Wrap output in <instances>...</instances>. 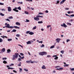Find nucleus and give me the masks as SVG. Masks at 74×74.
Masks as SVG:
<instances>
[{
  "instance_id": "nucleus-33",
  "label": "nucleus",
  "mask_w": 74,
  "mask_h": 74,
  "mask_svg": "<svg viewBox=\"0 0 74 74\" xmlns=\"http://www.w3.org/2000/svg\"><path fill=\"white\" fill-rule=\"evenodd\" d=\"M3 40L1 38H0V42H3Z\"/></svg>"
},
{
  "instance_id": "nucleus-17",
  "label": "nucleus",
  "mask_w": 74,
  "mask_h": 74,
  "mask_svg": "<svg viewBox=\"0 0 74 74\" xmlns=\"http://www.w3.org/2000/svg\"><path fill=\"white\" fill-rule=\"evenodd\" d=\"M8 70H13V69H14V68H11V67H9L8 68Z\"/></svg>"
},
{
  "instance_id": "nucleus-5",
  "label": "nucleus",
  "mask_w": 74,
  "mask_h": 74,
  "mask_svg": "<svg viewBox=\"0 0 74 74\" xmlns=\"http://www.w3.org/2000/svg\"><path fill=\"white\" fill-rule=\"evenodd\" d=\"M61 26L62 27H67V26L66 25V24H65V23H63V25L61 24Z\"/></svg>"
},
{
  "instance_id": "nucleus-56",
  "label": "nucleus",
  "mask_w": 74,
  "mask_h": 74,
  "mask_svg": "<svg viewBox=\"0 0 74 74\" xmlns=\"http://www.w3.org/2000/svg\"><path fill=\"white\" fill-rule=\"evenodd\" d=\"M36 28H37V27H36V26H35L34 27H33V29H36Z\"/></svg>"
},
{
  "instance_id": "nucleus-44",
  "label": "nucleus",
  "mask_w": 74,
  "mask_h": 74,
  "mask_svg": "<svg viewBox=\"0 0 74 74\" xmlns=\"http://www.w3.org/2000/svg\"><path fill=\"white\" fill-rule=\"evenodd\" d=\"M26 1H33L32 0H26Z\"/></svg>"
},
{
  "instance_id": "nucleus-47",
  "label": "nucleus",
  "mask_w": 74,
  "mask_h": 74,
  "mask_svg": "<svg viewBox=\"0 0 74 74\" xmlns=\"http://www.w3.org/2000/svg\"><path fill=\"white\" fill-rule=\"evenodd\" d=\"M19 69H20V71L21 72V71H22V69L21 68H19Z\"/></svg>"
},
{
  "instance_id": "nucleus-48",
  "label": "nucleus",
  "mask_w": 74,
  "mask_h": 74,
  "mask_svg": "<svg viewBox=\"0 0 74 74\" xmlns=\"http://www.w3.org/2000/svg\"><path fill=\"white\" fill-rule=\"evenodd\" d=\"M70 41V39H67L66 40V42H69V41Z\"/></svg>"
},
{
  "instance_id": "nucleus-38",
  "label": "nucleus",
  "mask_w": 74,
  "mask_h": 74,
  "mask_svg": "<svg viewBox=\"0 0 74 74\" xmlns=\"http://www.w3.org/2000/svg\"><path fill=\"white\" fill-rule=\"evenodd\" d=\"M45 47V45H44L43 44H42V46H41V48H42V47Z\"/></svg>"
},
{
  "instance_id": "nucleus-27",
  "label": "nucleus",
  "mask_w": 74,
  "mask_h": 74,
  "mask_svg": "<svg viewBox=\"0 0 74 74\" xmlns=\"http://www.w3.org/2000/svg\"><path fill=\"white\" fill-rule=\"evenodd\" d=\"M67 25H69L70 26H71V24L69 23H67Z\"/></svg>"
},
{
  "instance_id": "nucleus-2",
  "label": "nucleus",
  "mask_w": 74,
  "mask_h": 74,
  "mask_svg": "<svg viewBox=\"0 0 74 74\" xmlns=\"http://www.w3.org/2000/svg\"><path fill=\"white\" fill-rule=\"evenodd\" d=\"M5 26L4 27H3V28H5V27H7V28H9V29H12L13 27L12 26H10V25L9 24H7V23H5Z\"/></svg>"
},
{
  "instance_id": "nucleus-45",
  "label": "nucleus",
  "mask_w": 74,
  "mask_h": 74,
  "mask_svg": "<svg viewBox=\"0 0 74 74\" xmlns=\"http://www.w3.org/2000/svg\"><path fill=\"white\" fill-rule=\"evenodd\" d=\"M30 33V31H27L26 32V34H29Z\"/></svg>"
},
{
  "instance_id": "nucleus-30",
  "label": "nucleus",
  "mask_w": 74,
  "mask_h": 74,
  "mask_svg": "<svg viewBox=\"0 0 74 74\" xmlns=\"http://www.w3.org/2000/svg\"><path fill=\"white\" fill-rule=\"evenodd\" d=\"M18 3H19V4H23V2H17Z\"/></svg>"
},
{
  "instance_id": "nucleus-61",
  "label": "nucleus",
  "mask_w": 74,
  "mask_h": 74,
  "mask_svg": "<svg viewBox=\"0 0 74 74\" xmlns=\"http://www.w3.org/2000/svg\"><path fill=\"white\" fill-rule=\"evenodd\" d=\"M57 56V55H54L53 56V57H56Z\"/></svg>"
},
{
  "instance_id": "nucleus-35",
  "label": "nucleus",
  "mask_w": 74,
  "mask_h": 74,
  "mask_svg": "<svg viewBox=\"0 0 74 74\" xmlns=\"http://www.w3.org/2000/svg\"><path fill=\"white\" fill-rule=\"evenodd\" d=\"M9 19H13V17L12 16H11L10 17H9Z\"/></svg>"
},
{
  "instance_id": "nucleus-16",
  "label": "nucleus",
  "mask_w": 74,
  "mask_h": 74,
  "mask_svg": "<svg viewBox=\"0 0 74 74\" xmlns=\"http://www.w3.org/2000/svg\"><path fill=\"white\" fill-rule=\"evenodd\" d=\"M7 53H10V52H11V50H10V49H8V50H7Z\"/></svg>"
},
{
  "instance_id": "nucleus-8",
  "label": "nucleus",
  "mask_w": 74,
  "mask_h": 74,
  "mask_svg": "<svg viewBox=\"0 0 74 74\" xmlns=\"http://www.w3.org/2000/svg\"><path fill=\"white\" fill-rule=\"evenodd\" d=\"M8 11H9V12L11 11V10H12V9H11V8L10 7H9L8 8Z\"/></svg>"
},
{
  "instance_id": "nucleus-19",
  "label": "nucleus",
  "mask_w": 74,
  "mask_h": 74,
  "mask_svg": "<svg viewBox=\"0 0 74 74\" xmlns=\"http://www.w3.org/2000/svg\"><path fill=\"white\" fill-rule=\"evenodd\" d=\"M1 37H2L3 38H4V37L5 38H7V37L6 36H1Z\"/></svg>"
},
{
  "instance_id": "nucleus-11",
  "label": "nucleus",
  "mask_w": 74,
  "mask_h": 74,
  "mask_svg": "<svg viewBox=\"0 0 74 74\" xmlns=\"http://www.w3.org/2000/svg\"><path fill=\"white\" fill-rule=\"evenodd\" d=\"M16 25H18V26H20V25H21V24L18 22H16Z\"/></svg>"
},
{
  "instance_id": "nucleus-58",
  "label": "nucleus",
  "mask_w": 74,
  "mask_h": 74,
  "mask_svg": "<svg viewBox=\"0 0 74 74\" xmlns=\"http://www.w3.org/2000/svg\"><path fill=\"white\" fill-rule=\"evenodd\" d=\"M39 14L41 15V14H43V13H42L41 12H39Z\"/></svg>"
},
{
  "instance_id": "nucleus-60",
  "label": "nucleus",
  "mask_w": 74,
  "mask_h": 74,
  "mask_svg": "<svg viewBox=\"0 0 74 74\" xmlns=\"http://www.w3.org/2000/svg\"><path fill=\"white\" fill-rule=\"evenodd\" d=\"M57 4H58V3H59V1H57Z\"/></svg>"
},
{
  "instance_id": "nucleus-50",
  "label": "nucleus",
  "mask_w": 74,
  "mask_h": 74,
  "mask_svg": "<svg viewBox=\"0 0 74 74\" xmlns=\"http://www.w3.org/2000/svg\"><path fill=\"white\" fill-rule=\"evenodd\" d=\"M4 3H0V5H4Z\"/></svg>"
},
{
  "instance_id": "nucleus-39",
  "label": "nucleus",
  "mask_w": 74,
  "mask_h": 74,
  "mask_svg": "<svg viewBox=\"0 0 74 74\" xmlns=\"http://www.w3.org/2000/svg\"><path fill=\"white\" fill-rule=\"evenodd\" d=\"M18 61H21L22 60H21V59L20 58H18Z\"/></svg>"
},
{
  "instance_id": "nucleus-57",
  "label": "nucleus",
  "mask_w": 74,
  "mask_h": 74,
  "mask_svg": "<svg viewBox=\"0 0 74 74\" xmlns=\"http://www.w3.org/2000/svg\"><path fill=\"white\" fill-rule=\"evenodd\" d=\"M51 25H48L47 26V28H49V27H51Z\"/></svg>"
},
{
  "instance_id": "nucleus-29",
  "label": "nucleus",
  "mask_w": 74,
  "mask_h": 74,
  "mask_svg": "<svg viewBox=\"0 0 74 74\" xmlns=\"http://www.w3.org/2000/svg\"><path fill=\"white\" fill-rule=\"evenodd\" d=\"M64 51H60V52L62 53V54H63L64 53Z\"/></svg>"
},
{
  "instance_id": "nucleus-41",
  "label": "nucleus",
  "mask_w": 74,
  "mask_h": 74,
  "mask_svg": "<svg viewBox=\"0 0 74 74\" xmlns=\"http://www.w3.org/2000/svg\"><path fill=\"white\" fill-rule=\"evenodd\" d=\"M37 17H39V18H40V17L41 18H42L43 17V16H37Z\"/></svg>"
},
{
  "instance_id": "nucleus-26",
  "label": "nucleus",
  "mask_w": 74,
  "mask_h": 74,
  "mask_svg": "<svg viewBox=\"0 0 74 74\" xmlns=\"http://www.w3.org/2000/svg\"><path fill=\"white\" fill-rule=\"evenodd\" d=\"M0 15H1V16H4V14H2V13H1Z\"/></svg>"
},
{
  "instance_id": "nucleus-20",
  "label": "nucleus",
  "mask_w": 74,
  "mask_h": 74,
  "mask_svg": "<svg viewBox=\"0 0 74 74\" xmlns=\"http://www.w3.org/2000/svg\"><path fill=\"white\" fill-rule=\"evenodd\" d=\"M3 63H4V64H7V61L4 60L3 61Z\"/></svg>"
},
{
  "instance_id": "nucleus-46",
  "label": "nucleus",
  "mask_w": 74,
  "mask_h": 74,
  "mask_svg": "<svg viewBox=\"0 0 74 74\" xmlns=\"http://www.w3.org/2000/svg\"><path fill=\"white\" fill-rule=\"evenodd\" d=\"M1 10L2 11H5V9H1Z\"/></svg>"
},
{
  "instance_id": "nucleus-42",
  "label": "nucleus",
  "mask_w": 74,
  "mask_h": 74,
  "mask_svg": "<svg viewBox=\"0 0 74 74\" xmlns=\"http://www.w3.org/2000/svg\"><path fill=\"white\" fill-rule=\"evenodd\" d=\"M16 36L17 37H20V35L19 34H17V35H16Z\"/></svg>"
},
{
  "instance_id": "nucleus-31",
  "label": "nucleus",
  "mask_w": 74,
  "mask_h": 74,
  "mask_svg": "<svg viewBox=\"0 0 74 74\" xmlns=\"http://www.w3.org/2000/svg\"><path fill=\"white\" fill-rule=\"evenodd\" d=\"M26 21H25V22H30V21L29 20L26 19Z\"/></svg>"
},
{
  "instance_id": "nucleus-3",
  "label": "nucleus",
  "mask_w": 74,
  "mask_h": 74,
  "mask_svg": "<svg viewBox=\"0 0 74 74\" xmlns=\"http://www.w3.org/2000/svg\"><path fill=\"white\" fill-rule=\"evenodd\" d=\"M47 52L44 51L40 52L39 53V55H41V56H43V55H47Z\"/></svg>"
},
{
  "instance_id": "nucleus-22",
  "label": "nucleus",
  "mask_w": 74,
  "mask_h": 74,
  "mask_svg": "<svg viewBox=\"0 0 74 74\" xmlns=\"http://www.w3.org/2000/svg\"><path fill=\"white\" fill-rule=\"evenodd\" d=\"M38 23H43V22H42V21H38Z\"/></svg>"
},
{
  "instance_id": "nucleus-49",
  "label": "nucleus",
  "mask_w": 74,
  "mask_h": 74,
  "mask_svg": "<svg viewBox=\"0 0 74 74\" xmlns=\"http://www.w3.org/2000/svg\"><path fill=\"white\" fill-rule=\"evenodd\" d=\"M6 20V21H9V22H10V20H9V19L8 18Z\"/></svg>"
},
{
  "instance_id": "nucleus-53",
  "label": "nucleus",
  "mask_w": 74,
  "mask_h": 74,
  "mask_svg": "<svg viewBox=\"0 0 74 74\" xmlns=\"http://www.w3.org/2000/svg\"><path fill=\"white\" fill-rule=\"evenodd\" d=\"M13 72H14V73H17V72L15 71V70H13Z\"/></svg>"
},
{
  "instance_id": "nucleus-52",
  "label": "nucleus",
  "mask_w": 74,
  "mask_h": 74,
  "mask_svg": "<svg viewBox=\"0 0 74 74\" xmlns=\"http://www.w3.org/2000/svg\"><path fill=\"white\" fill-rule=\"evenodd\" d=\"M67 13L69 14H71V11H68L67 12Z\"/></svg>"
},
{
  "instance_id": "nucleus-15",
  "label": "nucleus",
  "mask_w": 74,
  "mask_h": 74,
  "mask_svg": "<svg viewBox=\"0 0 74 74\" xmlns=\"http://www.w3.org/2000/svg\"><path fill=\"white\" fill-rule=\"evenodd\" d=\"M29 34H30V35H33V34H34V33L32 32H30L29 33Z\"/></svg>"
},
{
  "instance_id": "nucleus-1",
  "label": "nucleus",
  "mask_w": 74,
  "mask_h": 74,
  "mask_svg": "<svg viewBox=\"0 0 74 74\" xmlns=\"http://www.w3.org/2000/svg\"><path fill=\"white\" fill-rule=\"evenodd\" d=\"M18 55H19V53H15V55H13L12 60H15V59H17L18 57Z\"/></svg>"
},
{
  "instance_id": "nucleus-34",
  "label": "nucleus",
  "mask_w": 74,
  "mask_h": 74,
  "mask_svg": "<svg viewBox=\"0 0 74 74\" xmlns=\"http://www.w3.org/2000/svg\"><path fill=\"white\" fill-rule=\"evenodd\" d=\"M26 63H30V61L29 60V61H26Z\"/></svg>"
},
{
  "instance_id": "nucleus-59",
  "label": "nucleus",
  "mask_w": 74,
  "mask_h": 74,
  "mask_svg": "<svg viewBox=\"0 0 74 74\" xmlns=\"http://www.w3.org/2000/svg\"><path fill=\"white\" fill-rule=\"evenodd\" d=\"M46 13H48V11L47 10H46L45 11Z\"/></svg>"
},
{
  "instance_id": "nucleus-6",
  "label": "nucleus",
  "mask_w": 74,
  "mask_h": 74,
  "mask_svg": "<svg viewBox=\"0 0 74 74\" xmlns=\"http://www.w3.org/2000/svg\"><path fill=\"white\" fill-rule=\"evenodd\" d=\"M17 9H18V8L16 7H15V8H14L13 9V11H15L16 12H19V11L18 10H17Z\"/></svg>"
},
{
  "instance_id": "nucleus-24",
  "label": "nucleus",
  "mask_w": 74,
  "mask_h": 74,
  "mask_svg": "<svg viewBox=\"0 0 74 74\" xmlns=\"http://www.w3.org/2000/svg\"><path fill=\"white\" fill-rule=\"evenodd\" d=\"M17 8L19 10H21V7L20 6Z\"/></svg>"
},
{
  "instance_id": "nucleus-37",
  "label": "nucleus",
  "mask_w": 74,
  "mask_h": 74,
  "mask_svg": "<svg viewBox=\"0 0 74 74\" xmlns=\"http://www.w3.org/2000/svg\"><path fill=\"white\" fill-rule=\"evenodd\" d=\"M8 41H12V39H8Z\"/></svg>"
},
{
  "instance_id": "nucleus-54",
  "label": "nucleus",
  "mask_w": 74,
  "mask_h": 74,
  "mask_svg": "<svg viewBox=\"0 0 74 74\" xmlns=\"http://www.w3.org/2000/svg\"><path fill=\"white\" fill-rule=\"evenodd\" d=\"M38 42L39 43H41L42 44V41H39Z\"/></svg>"
},
{
  "instance_id": "nucleus-13",
  "label": "nucleus",
  "mask_w": 74,
  "mask_h": 74,
  "mask_svg": "<svg viewBox=\"0 0 74 74\" xmlns=\"http://www.w3.org/2000/svg\"><path fill=\"white\" fill-rule=\"evenodd\" d=\"M13 27L12 29H13V28H14H14H16V29H19L20 28L19 27H18L17 26H14V27Z\"/></svg>"
},
{
  "instance_id": "nucleus-4",
  "label": "nucleus",
  "mask_w": 74,
  "mask_h": 74,
  "mask_svg": "<svg viewBox=\"0 0 74 74\" xmlns=\"http://www.w3.org/2000/svg\"><path fill=\"white\" fill-rule=\"evenodd\" d=\"M39 17H37V16H36V17H35L34 18V19L35 21H38L40 20V18Z\"/></svg>"
},
{
  "instance_id": "nucleus-9",
  "label": "nucleus",
  "mask_w": 74,
  "mask_h": 74,
  "mask_svg": "<svg viewBox=\"0 0 74 74\" xmlns=\"http://www.w3.org/2000/svg\"><path fill=\"white\" fill-rule=\"evenodd\" d=\"M66 0H63L60 2V4H62L64 2V1H66Z\"/></svg>"
},
{
  "instance_id": "nucleus-12",
  "label": "nucleus",
  "mask_w": 74,
  "mask_h": 74,
  "mask_svg": "<svg viewBox=\"0 0 74 74\" xmlns=\"http://www.w3.org/2000/svg\"><path fill=\"white\" fill-rule=\"evenodd\" d=\"M27 44H32V42L30 41H28L27 42Z\"/></svg>"
},
{
  "instance_id": "nucleus-14",
  "label": "nucleus",
  "mask_w": 74,
  "mask_h": 74,
  "mask_svg": "<svg viewBox=\"0 0 74 74\" xmlns=\"http://www.w3.org/2000/svg\"><path fill=\"white\" fill-rule=\"evenodd\" d=\"M42 69H46V67L45 66V65H43L42 67Z\"/></svg>"
},
{
  "instance_id": "nucleus-18",
  "label": "nucleus",
  "mask_w": 74,
  "mask_h": 74,
  "mask_svg": "<svg viewBox=\"0 0 74 74\" xmlns=\"http://www.w3.org/2000/svg\"><path fill=\"white\" fill-rule=\"evenodd\" d=\"M18 56L19 57V58H21V59H23V58H24V56H23L22 57H21V55H18Z\"/></svg>"
},
{
  "instance_id": "nucleus-7",
  "label": "nucleus",
  "mask_w": 74,
  "mask_h": 74,
  "mask_svg": "<svg viewBox=\"0 0 74 74\" xmlns=\"http://www.w3.org/2000/svg\"><path fill=\"white\" fill-rule=\"evenodd\" d=\"M57 42H60V39H59V38H57L56 39Z\"/></svg>"
},
{
  "instance_id": "nucleus-43",
  "label": "nucleus",
  "mask_w": 74,
  "mask_h": 74,
  "mask_svg": "<svg viewBox=\"0 0 74 74\" xmlns=\"http://www.w3.org/2000/svg\"><path fill=\"white\" fill-rule=\"evenodd\" d=\"M3 60H6L7 59V58H2Z\"/></svg>"
},
{
  "instance_id": "nucleus-10",
  "label": "nucleus",
  "mask_w": 74,
  "mask_h": 74,
  "mask_svg": "<svg viewBox=\"0 0 74 74\" xmlns=\"http://www.w3.org/2000/svg\"><path fill=\"white\" fill-rule=\"evenodd\" d=\"M5 49L4 48H3L2 49L1 52H5Z\"/></svg>"
},
{
  "instance_id": "nucleus-64",
  "label": "nucleus",
  "mask_w": 74,
  "mask_h": 74,
  "mask_svg": "<svg viewBox=\"0 0 74 74\" xmlns=\"http://www.w3.org/2000/svg\"><path fill=\"white\" fill-rule=\"evenodd\" d=\"M41 31H44V29L42 28L41 29Z\"/></svg>"
},
{
  "instance_id": "nucleus-25",
  "label": "nucleus",
  "mask_w": 74,
  "mask_h": 74,
  "mask_svg": "<svg viewBox=\"0 0 74 74\" xmlns=\"http://www.w3.org/2000/svg\"><path fill=\"white\" fill-rule=\"evenodd\" d=\"M25 13L26 14H29V12L26 11H25Z\"/></svg>"
},
{
  "instance_id": "nucleus-55",
  "label": "nucleus",
  "mask_w": 74,
  "mask_h": 74,
  "mask_svg": "<svg viewBox=\"0 0 74 74\" xmlns=\"http://www.w3.org/2000/svg\"><path fill=\"white\" fill-rule=\"evenodd\" d=\"M59 69H60V70H63V69L62 68L60 67L59 68Z\"/></svg>"
},
{
  "instance_id": "nucleus-51",
  "label": "nucleus",
  "mask_w": 74,
  "mask_h": 74,
  "mask_svg": "<svg viewBox=\"0 0 74 74\" xmlns=\"http://www.w3.org/2000/svg\"><path fill=\"white\" fill-rule=\"evenodd\" d=\"M71 70L72 71H74V68H73L72 69H71Z\"/></svg>"
},
{
  "instance_id": "nucleus-36",
  "label": "nucleus",
  "mask_w": 74,
  "mask_h": 74,
  "mask_svg": "<svg viewBox=\"0 0 74 74\" xmlns=\"http://www.w3.org/2000/svg\"><path fill=\"white\" fill-rule=\"evenodd\" d=\"M20 54L21 55V56H24V54H23V53H20Z\"/></svg>"
},
{
  "instance_id": "nucleus-63",
  "label": "nucleus",
  "mask_w": 74,
  "mask_h": 74,
  "mask_svg": "<svg viewBox=\"0 0 74 74\" xmlns=\"http://www.w3.org/2000/svg\"><path fill=\"white\" fill-rule=\"evenodd\" d=\"M65 15L66 16H69V15L68 14H65Z\"/></svg>"
},
{
  "instance_id": "nucleus-40",
  "label": "nucleus",
  "mask_w": 74,
  "mask_h": 74,
  "mask_svg": "<svg viewBox=\"0 0 74 74\" xmlns=\"http://www.w3.org/2000/svg\"><path fill=\"white\" fill-rule=\"evenodd\" d=\"M24 70H25V71H28V69H24Z\"/></svg>"
},
{
  "instance_id": "nucleus-32",
  "label": "nucleus",
  "mask_w": 74,
  "mask_h": 74,
  "mask_svg": "<svg viewBox=\"0 0 74 74\" xmlns=\"http://www.w3.org/2000/svg\"><path fill=\"white\" fill-rule=\"evenodd\" d=\"M58 59V57H57V56L56 57V58H54L55 60H57Z\"/></svg>"
},
{
  "instance_id": "nucleus-28",
  "label": "nucleus",
  "mask_w": 74,
  "mask_h": 74,
  "mask_svg": "<svg viewBox=\"0 0 74 74\" xmlns=\"http://www.w3.org/2000/svg\"><path fill=\"white\" fill-rule=\"evenodd\" d=\"M69 16H70V18H71V17H73V16H74V14L70 15Z\"/></svg>"
},
{
  "instance_id": "nucleus-21",
  "label": "nucleus",
  "mask_w": 74,
  "mask_h": 74,
  "mask_svg": "<svg viewBox=\"0 0 74 74\" xmlns=\"http://www.w3.org/2000/svg\"><path fill=\"white\" fill-rule=\"evenodd\" d=\"M16 32V30L15 29H14L12 30V32Z\"/></svg>"
},
{
  "instance_id": "nucleus-23",
  "label": "nucleus",
  "mask_w": 74,
  "mask_h": 74,
  "mask_svg": "<svg viewBox=\"0 0 74 74\" xmlns=\"http://www.w3.org/2000/svg\"><path fill=\"white\" fill-rule=\"evenodd\" d=\"M55 47V46L53 45L51 46V47H50V48L52 49V48H53Z\"/></svg>"
},
{
  "instance_id": "nucleus-62",
  "label": "nucleus",
  "mask_w": 74,
  "mask_h": 74,
  "mask_svg": "<svg viewBox=\"0 0 74 74\" xmlns=\"http://www.w3.org/2000/svg\"><path fill=\"white\" fill-rule=\"evenodd\" d=\"M35 62L34 61H31V63H35Z\"/></svg>"
}]
</instances>
